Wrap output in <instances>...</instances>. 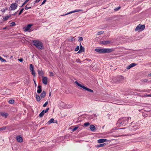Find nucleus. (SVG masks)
Segmentation results:
<instances>
[{
  "instance_id": "1",
  "label": "nucleus",
  "mask_w": 151,
  "mask_h": 151,
  "mask_svg": "<svg viewBox=\"0 0 151 151\" xmlns=\"http://www.w3.org/2000/svg\"><path fill=\"white\" fill-rule=\"evenodd\" d=\"M95 50L99 53H109L114 50L113 48H96Z\"/></svg>"
},
{
  "instance_id": "2",
  "label": "nucleus",
  "mask_w": 151,
  "mask_h": 151,
  "mask_svg": "<svg viewBox=\"0 0 151 151\" xmlns=\"http://www.w3.org/2000/svg\"><path fill=\"white\" fill-rule=\"evenodd\" d=\"M33 44L39 50L42 49L43 47L42 43L39 40H33Z\"/></svg>"
},
{
  "instance_id": "3",
  "label": "nucleus",
  "mask_w": 151,
  "mask_h": 151,
  "mask_svg": "<svg viewBox=\"0 0 151 151\" xmlns=\"http://www.w3.org/2000/svg\"><path fill=\"white\" fill-rule=\"evenodd\" d=\"M75 83L77 84V85H78V86L83 88V89L87 91L88 92H90L91 93L93 92V90L88 88L80 84H79V83H78L77 81H75Z\"/></svg>"
},
{
  "instance_id": "4",
  "label": "nucleus",
  "mask_w": 151,
  "mask_h": 151,
  "mask_svg": "<svg viewBox=\"0 0 151 151\" xmlns=\"http://www.w3.org/2000/svg\"><path fill=\"white\" fill-rule=\"evenodd\" d=\"M145 27V25H142L139 24L135 28V31H138L139 30H140L141 31L143 30Z\"/></svg>"
},
{
  "instance_id": "5",
  "label": "nucleus",
  "mask_w": 151,
  "mask_h": 151,
  "mask_svg": "<svg viewBox=\"0 0 151 151\" xmlns=\"http://www.w3.org/2000/svg\"><path fill=\"white\" fill-rule=\"evenodd\" d=\"M18 6V4L16 3H12L10 5L9 10H14L16 9Z\"/></svg>"
},
{
  "instance_id": "6",
  "label": "nucleus",
  "mask_w": 151,
  "mask_h": 151,
  "mask_svg": "<svg viewBox=\"0 0 151 151\" xmlns=\"http://www.w3.org/2000/svg\"><path fill=\"white\" fill-rule=\"evenodd\" d=\"M61 105L64 109H69L72 108L73 106V105L72 104H66L64 103H62Z\"/></svg>"
},
{
  "instance_id": "7",
  "label": "nucleus",
  "mask_w": 151,
  "mask_h": 151,
  "mask_svg": "<svg viewBox=\"0 0 151 151\" xmlns=\"http://www.w3.org/2000/svg\"><path fill=\"white\" fill-rule=\"evenodd\" d=\"M127 40H123V41L131 42L137 40L139 39V37H137L136 38L134 37H132L130 38H129L128 39L127 38Z\"/></svg>"
},
{
  "instance_id": "8",
  "label": "nucleus",
  "mask_w": 151,
  "mask_h": 151,
  "mask_svg": "<svg viewBox=\"0 0 151 151\" xmlns=\"http://www.w3.org/2000/svg\"><path fill=\"white\" fill-rule=\"evenodd\" d=\"M33 25L32 24H28L24 28V30L25 32L28 31L29 32H31V31H29V30L30 29V28L32 27Z\"/></svg>"
},
{
  "instance_id": "9",
  "label": "nucleus",
  "mask_w": 151,
  "mask_h": 151,
  "mask_svg": "<svg viewBox=\"0 0 151 151\" xmlns=\"http://www.w3.org/2000/svg\"><path fill=\"white\" fill-rule=\"evenodd\" d=\"M52 123L57 124L58 121L57 120H55L53 118H52L47 122V124L49 125Z\"/></svg>"
},
{
  "instance_id": "10",
  "label": "nucleus",
  "mask_w": 151,
  "mask_h": 151,
  "mask_svg": "<svg viewBox=\"0 0 151 151\" xmlns=\"http://www.w3.org/2000/svg\"><path fill=\"white\" fill-rule=\"evenodd\" d=\"M82 11V10L81 9H76V10H74L73 11H71L65 14H64L63 16L66 15H67L68 14H72V13H74L75 12H81ZM62 16V15H61V16Z\"/></svg>"
},
{
  "instance_id": "11",
  "label": "nucleus",
  "mask_w": 151,
  "mask_h": 151,
  "mask_svg": "<svg viewBox=\"0 0 151 151\" xmlns=\"http://www.w3.org/2000/svg\"><path fill=\"white\" fill-rule=\"evenodd\" d=\"M47 77L42 76V83L45 85H47Z\"/></svg>"
},
{
  "instance_id": "12",
  "label": "nucleus",
  "mask_w": 151,
  "mask_h": 151,
  "mask_svg": "<svg viewBox=\"0 0 151 151\" xmlns=\"http://www.w3.org/2000/svg\"><path fill=\"white\" fill-rule=\"evenodd\" d=\"M137 65V64L135 63H132L130 64L129 65L127 66L126 68L127 69H129Z\"/></svg>"
},
{
  "instance_id": "13",
  "label": "nucleus",
  "mask_w": 151,
  "mask_h": 151,
  "mask_svg": "<svg viewBox=\"0 0 151 151\" xmlns=\"http://www.w3.org/2000/svg\"><path fill=\"white\" fill-rule=\"evenodd\" d=\"M17 141L19 142H21L23 141V139L22 137L19 136H17Z\"/></svg>"
},
{
  "instance_id": "14",
  "label": "nucleus",
  "mask_w": 151,
  "mask_h": 151,
  "mask_svg": "<svg viewBox=\"0 0 151 151\" xmlns=\"http://www.w3.org/2000/svg\"><path fill=\"white\" fill-rule=\"evenodd\" d=\"M106 141H107V140L106 139H99L98 140V142L99 143L104 142Z\"/></svg>"
},
{
  "instance_id": "15",
  "label": "nucleus",
  "mask_w": 151,
  "mask_h": 151,
  "mask_svg": "<svg viewBox=\"0 0 151 151\" xmlns=\"http://www.w3.org/2000/svg\"><path fill=\"white\" fill-rule=\"evenodd\" d=\"M129 119H131V118H125L123 119V122H125V124H126L128 122H129Z\"/></svg>"
},
{
  "instance_id": "16",
  "label": "nucleus",
  "mask_w": 151,
  "mask_h": 151,
  "mask_svg": "<svg viewBox=\"0 0 151 151\" xmlns=\"http://www.w3.org/2000/svg\"><path fill=\"white\" fill-rule=\"evenodd\" d=\"M85 51L84 48L83 47H81L80 48L79 51L78 52V53H81L83 52H84Z\"/></svg>"
},
{
  "instance_id": "17",
  "label": "nucleus",
  "mask_w": 151,
  "mask_h": 151,
  "mask_svg": "<svg viewBox=\"0 0 151 151\" xmlns=\"http://www.w3.org/2000/svg\"><path fill=\"white\" fill-rule=\"evenodd\" d=\"M41 88H42V86H40V85L38 86V89H37V92L38 93H40L42 91Z\"/></svg>"
},
{
  "instance_id": "18",
  "label": "nucleus",
  "mask_w": 151,
  "mask_h": 151,
  "mask_svg": "<svg viewBox=\"0 0 151 151\" xmlns=\"http://www.w3.org/2000/svg\"><path fill=\"white\" fill-rule=\"evenodd\" d=\"M102 43L104 45H106L110 43L111 42L110 41H103L102 42Z\"/></svg>"
},
{
  "instance_id": "19",
  "label": "nucleus",
  "mask_w": 151,
  "mask_h": 151,
  "mask_svg": "<svg viewBox=\"0 0 151 151\" xmlns=\"http://www.w3.org/2000/svg\"><path fill=\"white\" fill-rule=\"evenodd\" d=\"M46 95V93L45 92L43 91L41 93L40 95V97L41 99L44 98Z\"/></svg>"
},
{
  "instance_id": "20",
  "label": "nucleus",
  "mask_w": 151,
  "mask_h": 151,
  "mask_svg": "<svg viewBox=\"0 0 151 151\" xmlns=\"http://www.w3.org/2000/svg\"><path fill=\"white\" fill-rule=\"evenodd\" d=\"M122 119H119L118 120L117 123V125L118 126H119L121 124H122Z\"/></svg>"
},
{
  "instance_id": "21",
  "label": "nucleus",
  "mask_w": 151,
  "mask_h": 151,
  "mask_svg": "<svg viewBox=\"0 0 151 151\" xmlns=\"http://www.w3.org/2000/svg\"><path fill=\"white\" fill-rule=\"evenodd\" d=\"M38 72L39 76H42L44 74L42 70H38Z\"/></svg>"
},
{
  "instance_id": "22",
  "label": "nucleus",
  "mask_w": 151,
  "mask_h": 151,
  "mask_svg": "<svg viewBox=\"0 0 151 151\" xmlns=\"http://www.w3.org/2000/svg\"><path fill=\"white\" fill-rule=\"evenodd\" d=\"M90 128L91 130L93 131L95 129V127L94 125H91L90 126Z\"/></svg>"
},
{
  "instance_id": "23",
  "label": "nucleus",
  "mask_w": 151,
  "mask_h": 151,
  "mask_svg": "<svg viewBox=\"0 0 151 151\" xmlns=\"http://www.w3.org/2000/svg\"><path fill=\"white\" fill-rule=\"evenodd\" d=\"M36 98L37 101H39L40 100V97L37 94L36 95Z\"/></svg>"
},
{
  "instance_id": "24",
  "label": "nucleus",
  "mask_w": 151,
  "mask_h": 151,
  "mask_svg": "<svg viewBox=\"0 0 151 151\" xmlns=\"http://www.w3.org/2000/svg\"><path fill=\"white\" fill-rule=\"evenodd\" d=\"M48 110L49 108H47L45 110H43L40 113H45L48 111Z\"/></svg>"
},
{
  "instance_id": "25",
  "label": "nucleus",
  "mask_w": 151,
  "mask_h": 151,
  "mask_svg": "<svg viewBox=\"0 0 151 151\" xmlns=\"http://www.w3.org/2000/svg\"><path fill=\"white\" fill-rule=\"evenodd\" d=\"M10 16H7L5 17H3V20L4 21H5L7 20H8L9 17H10Z\"/></svg>"
},
{
  "instance_id": "26",
  "label": "nucleus",
  "mask_w": 151,
  "mask_h": 151,
  "mask_svg": "<svg viewBox=\"0 0 151 151\" xmlns=\"http://www.w3.org/2000/svg\"><path fill=\"white\" fill-rule=\"evenodd\" d=\"M32 74L35 77V72L34 69L30 70Z\"/></svg>"
},
{
  "instance_id": "27",
  "label": "nucleus",
  "mask_w": 151,
  "mask_h": 151,
  "mask_svg": "<svg viewBox=\"0 0 151 151\" xmlns=\"http://www.w3.org/2000/svg\"><path fill=\"white\" fill-rule=\"evenodd\" d=\"M130 129H131V130H135L137 128V127L136 126L131 127H130Z\"/></svg>"
},
{
  "instance_id": "28",
  "label": "nucleus",
  "mask_w": 151,
  "mask_h": 151,
  "mask_svg": "<svg viewBox=\"0 0 151 151\" xmlns=\"http://www.w3.org/2000/svg\"><path fill=\"white\" fill-rule=\"evenodd\" d=\"M0 116H1L4 117L6 118L8 116V114H0Z\"/></svg>"
},
{
  "instance_id": "29",
  "label": "nucleus",
  "mask_w": 151,
  "mask_h": 151,
  "mask_svg": "<svg viewBox=\"0 0 151 151\" xmlns=\"http://www.w3.org/2000/svg\"><path fill=\"white\" fill-rule=\"evenodd\" d=\"M105 143L101 144L99 145H98L97 146V147H104V145H105Z\"/></svg>"
},
{
  "instance_id": "30",
  "label": "nucleus",
  "mask_w": 151,
  "mask_h": 151,
  "mask_svg": "<svg viewBox=\"0 0 151 151\" xmlns=\"http://www.w3.org/2000/svg\"><path fill=\"white\" fill-rule=\"evenodd\" d=\"M34 69V67L32 64H30L29 65V70H30Z\"/></svg>"
},
{
  "instance_id": "31",
  "label": "nucleus",
  "mask_w": 151,
  "mask_h": 151,
  "mask_svg": "<svg viewBox=\"0 0 151 151\" xmlns=\"http://www.w3.org/2000/svg\"><path fill=\"white\" fill-rule=\"evenodd\" d=\"M8 102L9 104H13L14 103V101L13 99H11Z\"/></svg>"
},
{
  "instance_id": "32",
  "label": "nucleus",
  "mask_w": 151,
  "mask_h": 151,
  "mask_svg": "<svg viewBox=\"0 0 151 151\" xmlns=\"http://www.w3.org/2000/svg\"><path fill=\"white\" fill-rule=\"evenodd\" d=\"M103 33H104L103 31H100L99 32H98L97 34V35H100L101 34H102Z\"/></svg>"
},
{
  "instance_id": "33",
  "label": "nucleus",
  "mask_w": 151,
  "mask_h": 151,
  "mask_svg": "<svg viewBox=\"0 0 151 151\" xmlns=\"http://www.w3.org/2000/svg\"><path fill=\"white\" fill-rule=\"evenodd\" d=\"M121 8L120 6H118L117 7V8H116L114 9V10L115 11H117L119 10Z\"/></svg>"
},
{
  "instance_id": "34",
  "label": "nucleus",
  "mask_w": 151,
  "mask_h": 151,
  "mask_svg": "<svg viewBox=\"0 0 151 151\" xmlns=\"http://www.w3.org/2000/svg\"><path fill=\"white\" fill-rule=\"evenodd\" d=\"M89 124H90L88 122H87L84 123V125L86 127L88 126Z\"/></svg>"
},
{
  "instance_id": "35",
  "label": "nucleus",
  "mask_w": 151,
  "mask_h": 151,
  "mask_svg": "<svg viewBox=\"0 0 151 151\" xmlns=\"http://www.w3.org/2000/svg\"><path fill=\"white\" fill-rule=\"evenodd\" d=\"M141 81L144 83H145L148 81V79H142L141 80Z\"/></svg>"
},
{
  "instance_id": "36",
  "label": "nucleus",
  "mask_w": 151,
  "mask_h": 151,
  "mask_svg": "<svg viewBox=\"0 0 151 151\" xmlns=\"http://www.w3.org/2000/svg\"><path fill=\"white\" fill-rule=\"evenodd\" d=\"M24 10V8H22L20 11L19 13V15H20L23 12V11Z\"/></svg>"
},
{
  "instance_id": "37",
  "label": "nucleus",
  "mask_w": 151,
  "mask_h": 151,
  "mask_svg": "<svg viewBox=\"0 0 151 151\" xmlns=\"http://www.w3.org/2000/svg\"><path fill=\"white\" fill-rule=\"evenodd\" d=\"M74 39V38L73 37H71L69 39V40L70 41H72Z\"/></svg>"
},
{
  "instance_id": "38",
  "label": "nucleus",
  "mask_w": 151,
  "mask_h": 151,
  "mask_svg": "<svg viewBox=\"0 0 151 151\" xmlns=\"http://www.w3.org/2000/svg\"><path fill=\"white\" fill-rule=\"evenodd\" d=\"M79 49V47L78 46H77L76 47L75 49V51H78Z\"/></svg>"
},
{
  "instance_id": "39",
  "label": "nucleus",
  "mask_w": 151,
  "mask_h": 151,
  "mask_svg": "<svg viewBox=\"0 0 151 151\" xmlns=\"http://www.w3.org/2000/svg\"><path fill=\"white\" fill-rule=\"evenodd\" d=\"M83 38L82 37H78V40L80 41H81L83 40Z\"/></svg>"
},
{
  "instance_id": "40",
  "label": "nucleus",
  "mask_w": 151,
  "mask_h": 151,
  "mask_svg": "<svg viewBox=\"0 0 151 151\" xmlns=\"http://www.w3.org/2000/svg\"><path fill=\"white\" fill-rule=\"evenodd\" d=\"M15 25V24L14 22H12L10 24V26H14Z\"/></svg>"
},
{
  "instance_id": "41",
  "label": "nucleus",
  "mask_w": 151,
  "mask_h": 151,
  "mask_svg": "<svg viewBox=\"0 0 151 151\" xmlns=\"http://www.w3.org/2000/svg\"><path fill=\"white\" fill-rule=\"evenodd\" d=\"M31 8V7H28L27 6H26L25 7V8H24L25 9H26V10H27V9H30V8Z\"/></svg>"
},
{
  "instance_id": "42",
  "label": "nucleus",
  "mask_w": 151,
  "mask_h": 151,
  "mask_svg": "<svg viewBox=\"0 0 151 151\" xmlns=\"http://www.w3.org/2000/svg\"><path fill=\"white\" fill-rule=\"evenodd\" d=\"M78 128V127H76L73 129H72V130L73 131H75Z\"/></svg>"
},
{
  "instance_id": "43",
  "label": "nucleus",
  "mask_w": 151,
  "mask_h": 151,
  "mask_svg": "<svg viewBox=\"0 0 151 151\" xmlns=\"http://www.w3.org/2000/svg\"><path fill=\"white\" fill-rule=\"evenodd\" d=\"M48 104V102L47 101L43 105V106L44 107H45Z\"/></svg>"
},
{
  "instance_id": "44",
  "label": "nucleus",
  "mask_w": 151,
  "mask_h": 151,
  "mask_svg": "<svg viewBox=\"0 0 151 151\" xmlns=\"http://www.w3.org/2000/svg\"><path fill=\"white\" fill-rule=\"evenodd\" d=\"M29 0H26L22 6L24 4H26Z\"/></svg>"
},
{
  "instance_id": "45",
  "label": "nucleus",
  "mask_w": 151,
  "mask_h": 151,
  "mask_svg": "<svg viewBox=\"0 0 151 151\" xmlns=\"http://www.w3.org/2000/svg\"><path fill=\"white\" fill-rule=\"evenodd\" d=\"M50 76H53L54 73L52 72H50Z\"/></svg>"
},
{
  "instance_id": "46",
  "label": "nucleus",
  "mask_w": 151,
  "mask_h": 151,
  "mask_svg": "<svg viewBox=\"0 0 151 151\" xmlns=\"http://www.w3.org/2000/svg\"><path fill=\"white\" fill-rule=\"evenodd\" d=\"M1 62H5L6 61V60L5 59H4L2 58V59H1Z\"/></svg>"
},
{
  "instance_id": "47",
  "label": "nucleus",
  "mask_w": 151,
  "mask_h": 151,
  "mask_svg": "<svg viewBox=\"0 0 151 151\" xmlns=\"http://www.w3.org/2000/svg\"><path fill=\"white\" fill-rule=\"evenodd\" d=\"M18 60L20 62H22L23 61V59L22 58H20L19 59H18Z\"/></svg>"
},
{
  "instance_id": "48",
  "label": "nucleus",
  "mask_w": 151,
  "mask_h": 151,
  "mask_svg": "<svg viewBox=\"0 0 151 151\" xmlns=\"http://www.w3.org/2000/svg\"><path fill=\"white\" fill-rule=\"evenodd\" d=\"M6 128V127H2V128H0V130H4Z\"/></svg>"
},
{
  "instance_id": "49",
  "label": "nucleus",
  "mask_w": 151,
  "mask_h": 151,
  "mask_svg": "<svg viewBox=\"0 0 151 151\" xmlns=\"http://www.w3.org/2000/svg\"><path fill=\"white\" fill-rule=\"evenodd\" d=\"M44 114H40L39 116L41 117H42L44 116Z\"/></svg>"
},
{
  "instance_id": "50",
  "label": "nucleus",
  "mask_w": 151,
  "mask_h": 151,
  "mask_svg": "<svg viewBox=\"0 0 151 151\" xmlns=\"http://www.w3.org/2000/svg\"><path fill=\"white\" fill-rule=\"evenodd\" d=\"M46 0H44L43 2L41 4V5H43L45 4V3L46 2Z\"/></svg>"
},
{
  "instance_id": "51",
  "label": "nucleus",
  "mask_w": 151,
  "mask_h": 151,
  "mask_svg": "<svg viewBox=\"0 0 151 151\" xmlns=\"http://www.w3.org/2000/svg\"><path fill=\"white\" fill-rule=\"evenodd\" d=\"M147 114H142V116H144V117H145V116H147Z\"/></svg>"
},
{
  "instance_id": "52",
  "label": "nucleus",
  "mask_w": 151,
  "mask_h": 151,
  "mask_svg": "<svg viewBox=\"0 0 151 151\" xmlns=\"http://www.w3.org/2000/svg\"><path fill=\"white\" fill-rule=\"evenodd\" d=\"M40 0H36L35 1V3H38V2L40 1Z\"/></svg>"
},
{
  "instance_id": "53",
  "label": "nucleus",
  "mask_w": 151,
  "mask_h": 151,
  "mask_svg": "<svg viewBox=\"0 0 151 151\" xmlns=\"http://www.w3.org/2000/svg\"><path fill=\"white\" fill-rule=\"evenodd\" d=\"M147 96L148 97H151V94L147 95Z\"/></svg>"
},
{
  "instance_id": "54",
  "label": "nucleus",
  "mask_w": 151,
  "mask_h": 151,
  "mask_svg": "<svg viewBox=\"0 0 151 151\" xmlns=\"http://www.w3.org/2000/svg\"><path fill=\"white\" fill-rule=\"evenodd\" d=\"M34 83H35V86H36V85H37V84H36V82H35V81L34 80Z\"/></svg>"
},
{
  "instance_id": "55",
  "label": "nucleus",
  "mask_w": 151,
  "mask_h": 151,
  "mask_svg": "<svg viewBox=\"0 0 151 151\" xmlns=\"http://www.w3.org/2000/svg\"><path fill=\"white\" fill-rule=\"evenodd\" d=\"M148 76L151 77V73L148 74Z\"/></svg>"
},
{
  "instance_id": "56",
  "label": "nucleus",
  "mask_w": 151,
  "mask_h": 151,
  "mask_svg": "<svg viewBox=\"0 0 151 151\" xmlns=\"http://www.w3.org/2000/svg\"><path fill=\"white\" fill-rule=\"evenodd\" d=\"M81 47H83L82 46L81 44H81H80V48Z\"/></svg>"
},
{
  "instance_id": "57",
  "label": "nucleus",
  "mask_w": 151,
  "mask_h": 151,
  "mask_svg": "<svg viewBox=\"0 0 151 151\" xmlns=\"http://www.w3.org/2000/svg\"><path fill=\"white\" fill-rule=\"evenodd\" d=\"M17 14V12H15L14 14H13L14 15H15Z\"/></svg>"
},
{
  "instance_id": "58",
  "label": "nucleus",
  "mask_w": 151,
  "mask_h": 151,
  "mask_svg": "<svg viewBox=\"0 0 151 151\" xmlns=\"http://www.w3.org/2000/svg\"><path fill=\"white\" fill-rule=\"evenodd\" d=\"M51 95V92H50L49 96H50Z\"/></svg>"
},
{
  "instance_id": "59",
  "label": "nucleus",
  "mask_w": 151,
  "mask_h": 151,
  "mask_svg": "<svg viewBox=\"0 0 151 151\" xmlns=\"http://www.w3.org/2000/svg\"><path fill=\"white\" fill-rule=\"evenodd\" d=\"M1 59H2V58L0 56V60H1Z\"/></svg>"
},
{
  "instance_id": "60",
  "label": "nucleus",
  "mask_w": 151,
  "mask_h": 151,
  "mask_svg": "<svg viewBox=\"0 0 151 151\" xmlns=\"http://www.w3.org/2000/svg\"><path fill=\"white\" fill-rule=\"evenodd\" d=\"M6 28V27H4L3 28V29H5Z\"/></svg>"
},
{
  "instance_id": "61",
  "label": "nucleus",
  "mask_w": 151,
  "mask_h": 151,
  "mask_svg": "<svg viewBox=\"0 0 151 151\" xmlns=\"http://www.w3.org/2000/svg\"><path fill=\"white\" fill-rule=\"evenodd\" d=\"M0 113L2 114L3 113H1V112H0Z\"/></svg>"
}]
</instances>
